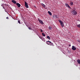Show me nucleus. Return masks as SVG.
Returning a JSON list of instances; mask_svg holds the SVG:
<instances>
[{
    "mask_svg": "<svg viewBox=\"0 0 80 80\" xmlns=\"http://www.w3.org/2000/svg\"><path fill=\"white\" fill-rule=\"evenodd\" d=\"M77 27H78V28H80V24H78L77 25Z\"/></svg>",
    "mask_w": 80,
    "mask_h": 80,
    "instance_id": "14",
    "label": "nucleus"
},
{
    "mask_svg": "<svg viewBox=\"0 0 80 80\" xmlns=\"http://www.w3.org/2000/svg\"><path fill=\"white\" fill-rule=\"evenodd\" d=\"M49 30H51L52 29V27L49 26Z\"/></svg>",
    "mask_w": 80,
    "mask_h": 80,
    "instance_id": "16",
    "label": "nucleus"
},
{
    "mask_svg": "<svg viewBox=\"0 0 80 80\" xmlns=\"http://www.w3.org/2000/svg\"><path fill=\"white\" fill-rule=\"evenodd\" d=\"M12 3H14V4H16V3H17V2L14 0H12Z\"/></svg>",
    "mask_w": 80,
    "mask_h": 80,
    "instance_id": "7",
    "label": "nucleus"
},
{
    "mask_svg": "<svg viewBox=\"0 0 80 80\" xmlns=\"http://www.w3.org/2000/svg\"><path fill=\"white\" fill-rule=\"evenodd\" d=\"M42 35L43 37H45V34L44 33H42Z\"/></svg>",
    "mask_w": 80,
    "mask_h": 80,
    "instance_id": "13",
    "label": "nucleus"
},
{
    "mask_svg": "<svg viewBox=\"0 0 80 80\" xmlns=\"http://www.w3.org/2000/svg\"><path fill=\"white\" fill-rule=\"evenodd\" d=\"M71 13H72V15H77V12H76L75 10H72Z\"/></svg>",
    "mask_w": 80,
    "mask_h": 80,
    "instance_id": "1",
    "label": "nucleus"
},
{
    "mask_svg": "<svg viewBox=\"0 0 80 80\" xmlns=\"http://www.w3.org/2000/svg\"><path fill=\"white\" fill-rule=\"evenodd\" d=\"M42 40H43V41H44V40H45V38H43V39Z\"/></svg>",
    "mask_w": 80,
    "mask_h": 80,
    "instance_id": "23",
    "label": "nucleus"
},
{
    "mask_svg": "<svg viewBox=\"0 0 80 80\" xmlns=\"http://www.w3.org/2000/svg\"><path fill=\"white\" fill-rule=\"evenodd\" d=\"M73 2L71 3V5H73Z\"/></svg>",
    "mask_w": 80,
    "mask_h": 80,
    "instance_id": "22",
    "label": "nucleus"
},
{
    "mask_svg": "<svg viewBox=\"0 0 80 80\" xmlns=\"http://www.w3.org/2000/svg\"><path fill=\"white\" fill-rule=\"evenodd\" d=\"M17 5L18 6V7H20V6H21V5L19 3H17Z\"/></svg>",
    "mask_w": 80,
    "mask_h": 80,
    "instance_id": "6",
    "label": "nucleus"
},
{
    "mask_svg": "<svg viewBox=\"0 0 80 80\" xmlns=\"http://www.w3.org/2000/svg\"><path fill=\"white\" fill-rule=\"evenodd\" d=\"M1 6L2 7H3V4H2V5H1Z\"/></svg>",
    "mask_w": 80,
    "mask_h": 80,
    "instance_id": "26",
    "label": "nucleus"
},
{
    "mask_svg": "<svg viewBox=\"0 0 80 80\" xmlns=\"http://www.w3.org/2000/svg\"><path fill=\"white\" fill-rule=\"evenodd\" d=\"M28 28H29V30H32V28H31L29 27Z\"/></svg>",
    "mask_w": 80,
    "mask_h": 80,
    "instance_id": "21",
    "label": "nucleus"
},
{
    "mask_svg": "<svg viewBox=\"0 0 80 80\" xmlns=\"http://www.w3.org/2000/svg\"><path fill=\"white\" fill-rule=\"evenodd\" d=\"M6 18H7V19H8V17H7Z\"/></svg>",
    "mask_w": 80,
    "mask_h": 80,
    "instance_id": "24",
    "label": "nucleus"
},
{
    "mask_svg": "<svg viewBox=\"0 0 80 80\" xmlns=\"http://www.w3.org/2000/svg\"><path fill=\"white\" fill-rule=\"evenodd\" d=\"M65 6L66 7H68V8H70V6L68 5L67 4H65Z\"/></svg>",
    "mask_w": 80,
    "mask_h": 80,
    "instance_id": "8",
    "label": "nucleus"
},
{
    "mask_svg": "<svg viewBox=\"0 0 80 80\" xmlns=\"http://www.w3.org/2000/svg\"><path fill=\"white\" fill-rule=\"evenodd\" d=\"M38 20L39 22H40V23H41V24H42V25H43V24H44V23L43 22V21H42L40 20L39 19H38Z\"/></svg>",
    "mask_w": 80,
    "mask_h": 80,
    "instance_id": "3",
    "label": "nucleus"
},
{
    "mask_svg": "<svg viewBox=\"0 0 80 80\" xmlns=\"http://www.w3.org/2000/svg\"><path fill=\"white\" fill-rule=\"evenodd\" d=\"M77 62H78V63H79V64H80V60H77Z\"/></svg>",
    "mask_w": 80,
    "mask_h": 80,
    "instance_id": "11",
    "label": "nucleus"
},
{
    "mask_svg": "<svg viewBox=\"0 0 80 80\" xmlns=\"http://www.w3.org/2000/svg\"><path fill=\"white\" fill-rule=\"evenodd\" d=\"M39 38L41 39H42V40H43V38H42V37H39Z\"/></svg>",
    "mask_w": 80,
    "mask_h": 80,
    "instance_id": "19",
    "label": "nucleus"
},
{
    "mask_svg": "<svg viewBox=\"0 0 80 80\" xmlns=\"http://www.w3.org/2000/svg\"><path fill=\"white\" fill-rule=\"evenodd\" d=\"M59 21L60 23L62 22V21L61 20H59Z\"/></svg>",
    "mask_w": 80,
    "mask_h": 80,
    "instance_id": "17",
    "label": "nucleus"
},
{
    "mask_svg": "<svg viewBox=\"0 0 80 80\" xmlns=\"http://www.w3.org/2000/svg\"><path fill=\"white\" fill-rule=\"evenodd\" d=\"M40 30L41 32H43V30H42V29H40Z\"/></svg>",
    "mask_w": 80,
    "mask_h": 80,
    "instance_id": "18",
    "label": "nucleus"
},
{
    "mask_svg": "<svg viewBox=\"0 0 80 80\" xmlns=\"http://www.w3.org/2000/svg\"><path fill=\"white\" fill-rule=\"evenodd\" d=\"M42 6H43V7H45V5H44V4L42 3Z\"/></svg>",
    "mask_w": 80,
    "mask_h": 80,
    "instance_id": "15",
    "label": "nucleus"
},
{
    "mask_svg": "<svg viewBox=\"0 0 80 80\" xmlns=\"http://www.w3.org/2000/svg\"><path fill=\"white\" fill-rule=\"evenodd\" d=\"M47 38L48 39H49V40H50V36H48Z\"/></svg>",
    "mask_w": 80,
    "mask_h": 80,
    "instance_id": "12",
    "label": "nucleus"
},
{
    "mask_svg": "<svg viewBox=\"0 0 80 80\" xmlns=\"http://www.w3.org/2000/svg\"><path fill=\"white\" fill-rule=\"evenodd\" d=\"M18 22L19 23H20V21L18 20Z\"/></svg>",
    "mask_w": 80,
    "mask_h": 80,
    "instance_id": "20",
    "label": "nucleus"
},
{
    "mask_svg": "<svg viewBox=\"0 0 80 80\" xmlns=\"http://www.w3.org/2000/svg\"><path fill=\"white\" fill-rule=\"evenodd\" d=\"M46 43L48 45H53V44L50 41H47L46 42Z\"/></svg>",
    "mask_w": 80,
    "mask_h": 80,
    "instance_id": "2",
    "label": "nucleus"
},
{
    "mask_svg": "<svg viewBox=\"0 0 80 80\" xmlns=\"http://www.w3.org/2000/svg\"><path fill=\"white\" fill-rule=\"evenodd\" d=\"M25 6L26 8H28V3L26 2H25Z\"/></svg>",
    "mask_w": 80,
    "mask_h": 80,
    "instance_id": "4",
    "label": "nucleus"
},
{
    "mask_svg": "<svg viewBox=\"0 0 80 80\" xmlns=\"http://www.w3.org/2000/svg\"><path fill=\"white\" fill-rule=\"evenodd\" d=\"M61 23V26L62 27H63L64 26V25H63V23L62 22L61 23Z\"/></svg>",
    "mask_w": 80,
    "mask_h": 80,
    "instance_id": "10",
    "label": "nucleus"
},
{
    "mask_svg": "<svg viewBox=\"0 0 80 80\" xmlns=\"http://www.w3.org/2000/svg\"><path fill=\"white\" fill-rule=\"evenodd\" d=\"M34 7H35V8H36V7H35V6H34Z\"/></svg>",
    "mask_w": 80,
    "mask_h": 80,
    "instance_id": "28",
    "label": "nucleus"
},
{
    "mask_svg": "<svg viewBox=\"0 0 80 80\" xmlns=\"http://www.w3.org/2000/svg\"><path fill=\"white\" fill-rule=\"evenodd\" d=\"M69 47H71V45H69Z\"/></svg>",
    "mask_w": 80,
    "mask_h": 80,
    "instance_id": "25",
    "label": "nucleus"
},
{
    "mask_svg": "<svg viewBox=\"0 0 80 80\" xmlns=\"http://www.w3.org/2000/svg\"><path fill=\"white\" fill-rule=\"evenodd\" d=\"M72 49L73 50H75L77 49V48H76L75 47V46H72Z\"/></svg>",
    "mask_w": 80,
    "mask_h": 80,
    "instance_id": "5",
    "label": "nucleus"
},
{
    "mask_svg": "<svg viewBox=\"0 0 80 80\" xmlns=\"http://www.w3.org/2000/svg\"><path fill=\"white\" fill-rule=\"evenodd\" d=\"M78 42H79V43H80V41H78Z\"/></svg>",
    "mask_w": 80,
    "mask_h": 80,
    "instance_id": "27",
    "label": "nucleus"
},
{
    "mask_svg": "<svg viewBox=\"0 0 80 80\" xmlns=\"http://www.w3.org/2000/svg\"><path fill=\"white\" fill-rule=\"evenodd\" d=\"M48 13L49 14V15H52V13H51V12H50V11H48Z\"/></svg>",
    "mask_w": 80,
    "mask_h": 80,
    "instance_id": "9",
    "label": "nucleus"
}]
</instances>
